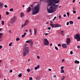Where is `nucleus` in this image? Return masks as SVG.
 I'll return each mask as SVG.
<instances>
[{
	"instance_id": "nucleus-1",
	"label": "nucleus",
	"mask_w": 80,
	"mask_h": 80,
	"mask_svg": "<svg viewBox=\"0 0 80 80\" xmlns=\"http://www.w3.org/2000/svg\"><path fill=\"white\" fill-rule=\"evenodd\" d=\"M48 1L49 3L48 4V7H50L48 9V13H51L55 11H56L57 9L58 8V5L56 4L58 3L60 0H47Z\"/></svg>"
},
{
	"instance_id": "nucleus-2",
	"label": "nucleus",
	"mask_w": 80,
	"mask_h": 80,
	"mask_svg": "<svg viewBox=\"0 0 80 80\" xmlns=\"http://www.w3.org/2000/svg\"><path fill=\"white\" fill-rule=\"evenodd\" d=\"M37 3V2H33V3L31 5V7H29L26 11L27 12H30L32 10V15H33L37 14V13L39 12V11H40L39 4H38V5L33 7V4Z\"/></svg>"
},
{
	"instance_id": "nucleus-3",
	"label": "nucleus",
	"mask_w": 80,
	"mask_h": 80,
	"mask_svg": "<svg viewBox=\"0 0 80 80\" xmlns=\"http://www.w3.org/2000/svg\"><path fill=\"white\" fill-rule=\"evenodd\" d=\"M29 53V50L28 47H25L23 50V54L24 57L26 56V55Z\"/></svg>"
},
{
	"instance_id": "nucleus-4",
	"label": "nucleus",
	"mask_w": 80,
	"mask_h": 80,
	"mask_svg": "<svg viewBox=\"0 0 80 80\" xmlns=\"http://www.w3.org/2000/svg\"><path fill=\"white\" fill-rule=\"evenodd\" d=\"M50 26L52 28H56L57 27H61V25L59 24H51Z\"/></svg>"
},
{
	"instance_id": "nucleus-5",
	"label": "nucleus",
	"mask_w": 80,
	"mask_h": 80,
	"mask_svg": "<svg viewBox=\"0 0 80 80\" xmlns=\"http://www.w3.org/2000/svg\"><path fill=\"white\" fill-rule=\"evenodd\" d=\"M74 38L76 39L78 41H80V35L79 34L75 35L74 36Z\"/></svg>"
},
{
	"instance_id": "nucleus-6",
	"label": "nucleus",
	"mask_w": 80,
	"mask_h": 80,
	"mask_svg": "<svg viewBox=\"0 0 80 80\" xmlns=\"http://www.w3.org/2000/svg\"><path fill=\"white\" fill-rule=\"evenodd\" d=\"M44 45H49V42L47 38H44Z\"/></svg>"
},
{
	"instance_id": "nucleus-7",
	"label": "nucleus",
	"mask_w": 80,
	"mask_h": 80,
	"mask_svg": "<svg viewBox=\"0 0 80 80\" xmlns=\"http://www.w3.org/2000/svg\"><path fill=\"white\" fill-rule=\"evenodd\" d=\"M71 40L70 38H68L66 40V44L67 45H68L70 44V43Z\"/></svg>"
},
{
	"instance_id": "nucleus-8",
	"label": "nucleus",
	"mask_w": 80,
	"mask_h": 80,
	"mask_svg": "<svg viewBox=\"0 0 80 80\" xmlns=\"http://www.w3.org/2000/svg\"><path fill=\"white\" fill-rule=\"evenodd\" d=\"M16 18L15 17H14L10 22L11 23H14L16 22Z\"/></svg>"
},
{
	"instance_id": "nucleus-9",
	"label": "nucleus",
	"mask_w": 80,
	"mask_h": 80,
	"mask_svg": "<svg viewBox=\"0 0 80 80\" xmlns=\"http://www.w3.org/2000/svg\"><path fill=\"white\" fill-rule=\"evenodd\" d=\"M26 43H30L31 47H32V46L33 45V42H32V41H26Z\"/></svg>"
},
{
	"instance_id": "nucleus-10",
	"label": "nucleus",
	"mask_w": 80,
	"mask_h": 80,
	"mask_svg": "<svg viewBox=\"0 0 80 80\" xmlns=\"http://www.w3.org/2000/svg\"><path fill=\"white\" fill-rule=\"evenodd\" d=\"M62 46L63 48H67V44H62Z\"/></svg>"
},
{
	"instance_id": "nucleus-11",
	"label": "nucleus",
	"mask_w": 80,
	"mask_h": 80,
	"mask_svg": "<svg viewBox=\"0 0 80 80\" xmlns=\"http://www.w3.org/2000/svg\"><path fill=\"white\" fill-rule=\"evenodd\" d=\"M34 33L35 35L37 34V29H36V28H35L34 29Z\"/></svg>"
},
{
	"instance_id": "nucleus-12",
	"label": "nucleus",
	"mask_w": 80,
	"mask_h": 80,
	"mask_svg": "<svg viewBox=\"0 0 80 80\" xmlns=\"http://www.w3.org/2000/svg\"><path fill=\"white\" fill-rule=\"evenodd\" d=\"M24 16V13L23 12H22L21 13V17H23Z\"/></svg>"
},
{
	"instance_id": "nucleus-13",
	"label": "nucleus",
	"mask_w": 80,
	"mask_h": 80,
	"mask_svg": "<svg viewBox=\"0 0 80 80\" xmlns=\"http://www.w3.org/2000/svg\"><path fill=\"white\" fill-rule=\"evenodd\" d=\"M3 7V4L2 3H0V8H2Z\"/></svg>"
},
{
	"instance_id": "nucleus-14",
	"label": "nucleus",
	"mask_w": 80,
	"mask_h": 80,
	"mask_svg": "<svg viewBox=\"0 0 80 80\" xmlns=\"http://www.w3.org/2000/svg\"><path fill=\"white\" fill-rule=\"evenodd\" d=\"M40 77L39 76H38L37 77V78H36V79L37 80H40Z\"/></svg>"
},
{
	"instance_id": "nucleus-15",
	"label": "nucleus",
	"mask_w": 80,
	"mask_h": 80,
	"mask_svg": "<svg viewBox=\"0 0 80 80\" xmlns=\"http://www.w3.org/2000/svg\"><path fill=\"white\" fill-rule=\"evenodd\" d=\"M61 80H64V79L65 78V77L62 76V77H61Z\"/></svg>"
},
{
	"instance_id": "nucleus-16",
	"label": "nucleus",
	"mask_w": 80,
	"mask_h": 80,
	"mask_svg": "<svg viewBox=\"0 0 80 80\" xmlns=\"http://www.w3.org/2000/svg\"><path fill=\"white\" fill-rule=\"evenodd\" d=\"M75 63H80V62H79V61L76 60L75 61Z\"/></svg>"
},
{
	"instance_id": "nucleus-17",
	"label": "nucleus",
	"mask_w": 80,
	"mask_h": 80,
	"mask_svg": "<svg viewBox=\"0 0 80 80\" xmlns=\"http://www.w3.org/2000/svg\"><path fill=\"white\" fill-rule=\"evenodd\" d=\"M3 36V33H0V38H1Z\"/></svg>"
},
{
	"instance_id": "nucleus-18",
	"label": "nucleus",
	"mask_w": 80,
	"mask_h": 80,
	"mask_svg": "<svg viewBox=\"0 0 80 80\" xmlns=\"http://www.w3.org/2000/svg\"><path fill=\"white\" fill-rule=\"evenodd\" d=\"M61 33L62 35H63V33H64V31H61Z\"/></svg>"
},
{
	"instance_id": "nucleus-19",
	"label": "nucleus",
	"mask_w": 80,
	"mask_h": 80,
	"mask_svg": "<svg viewBox=\"0 0 80 80\" xmlns=\"http://www.w3.org/2000/svg\"><path fill=\"white\" fill-rule=\"evenodd\" d=\"M22 76V74L21 73L19 74L18 75V77H19L20 78Z\"/></svg>"
},
{
	"instance_id": "nucleus-20",
	"label": "nucleus",
	"mask_w": 80,
	"mask_h": 80,
	"mask_svg": "<svg viewBox=\"0 0 80 80\" xmlns=\"http://www.w3.org/2000/svg\"><path fill=\"white\" fill-rule=\"evenodd\" d=\"M69 23L70 24H71V25H72V24L73 23V22L71 21L69 22Z\"/></svg>"
},
{
	"instance_id": "nucleus-21",
	"label": "nucleus",
	"mask_w": 80,
	"mask_h": 80,
	"mask_svg": "<svg viewBox=\"0 0 80 80\" xmlns=\"http://www.w3.org/2000/svg\"><path fill=\"white\" fill-rule=\"evenodd\" d=\"M61 73H65V72L64 71V70H63V69H62Z\"/></svg>"
},
{
	"instance_id": "nucleus-22",
	"label": "nucleus",
	"mask_w": 80,
	"mask_h": 80,
	"mask_svg": "<svg viewBox=\"0 0 80 80\" xmlns=\"http://www.w3.org/2000/svg\"><path fill=\"white\" fill-rule=\"evenodd\" d=\"M67 14L68 16V17H69V16H70V13H69V12H67Z\"/></svg>"
},
{
	"instance_id": "nucleus-23",
	"label": "nucleus",
	"mask_w": 80,
	"mask_h": 80,
	"mask_svg": "<svg viewBox=\"0 0 80 80\" xmlns=\"http://www.w3.org/2000/svg\"><path fill=\"white\" fill-rule=\"evenodd\" d=\"M2 25H4V21H2Z\"/></svg>"
},
{
	"instance_id": "nucleus-24",
	"label": "nucleus",
	"mask_w": 80,
	"mask_h": 80,
	"mask_svg": "<svg viewBox=\"0 0 80 80\" xmlns=\"http://www.w3.org/2000/svg\"><path fill=\"white\" fill-rule=\"evenodd\" d=\"M12 42H11L9 44V47H11L12 46Z\"/></svg>"
},
{
	"instance_id": "nucleus-25",
	"label": "nucleus",
	"mask_w": 80,
	"mask_h": 80,
	"mask_svg": "<svg viewBox=\"0 0 80 80\" xmlns=\"http://www.w3.org/2000/svg\"><path fill=\"white\" fill-rule=\"evenodd\" d=\"M55 49L56 50H58V48H57V47H55Z\"/></svg>"
},
{
	"instance_id": "nucleus-26",
	"label": "nucleus",
	"mask_w": 80,
	"mask_h": 80,
	"mask_svg": "<svg viewBox=\"0 0 80 80\" xmlns=\"http://www.w3.org/2000/svg\"><path fill=\"white\" fill-rule=\"evenodd\" d=\"M20 40V38H18L16 39V41H19Z\"/></svg>"
},
{
	"instance_id": "nucleus-27",
	"label": "nucleus",
	"mask_w": 80,
	"mask_h": 80,
	"mask_svg": "<svg viewBox=\"0 0 80 80\" xmlns=\"http://www.w3.org/2000/svg\"><path fill=\"white\" fill-rule=\"evenodd\" d=\"M64 68V66H62L61 67V70H63Z\"/></svg>"
},
{
	"instance_id": "nucleus-28",
	"label": "nucleus",
	"mask_w": 80,
	"mask_h": 80,
	"mask_svg": "<svg viewBox=\"0 0 80 80\" xmlns=\"http://www.w3.org/2000/svg\"><path fill=\"white\" fill-rule=\"evenodd\" d=\"M27 71L28 72H30V69H27Z\"/></svg>"
},
{
	"instance_id": "nucleus-29",
	"label": "nucleus",
	"mask_w": 80,
	"mask_h": 80,
	"mask_svg": "<svg viewBox=\"0 0 80 80\" xmlns=\"http://www.w3.org/2000/svg\"><path fill=\"white\" fill-rule=\"evenodd\" d=\"M13 10V8H11L10 10V11H11V12H12Z\"/></svg>"
},
{
	"instance_id": "nucleus-30",
	"label": "nucleus",
	"mask_w": 80,
	"mask_h": 80,
	"mask_svg": "<svg viewBox=\"0 0 80 80\" xmlns=\"http://www.w3.org/2000/svg\"><path fill=\"white\" fill-rule=\"evenodd\" d=\"M6 14L7 15H8L9 14V12H6Z\"/></svg>"
},
{
	"instance_id": "nucleus-31",
	"label": "nucleus",
	"mask_w": 80,
	"mask_h": 80,
	"mask_svg": "<svg viewBox=\"0 0 80 80\" xmlns=\"http://www.w3.org/2000/svg\"><path fill=\"white\" fill-rule=\"evenodd\" d=\"M25 24H22V28H23V27H25Z\"/></svg>"
},
{
	"instance_id": "nucleus-32",
	"label": "nucleus",
	"mask_w": 80,
	"mask_h": 80,
	"mask_svg": "<svg viewBox=\"0 0 80 80\" xmlns=\"http://www.w3.org/2000/svg\"><path fill=\"white\" fill-rule=\"evenodd\" d=\"M25 22L27 24L28 23V20H27Z\"/></svg>"
},
{
	"instance_id": "nucleus-33",
	"label": "nucleus",
	"mask_w": 80,
	"mask_h": 80,
	"mask_svg": "<svg viewBox=\"0 0 80 80\" xmlns=\"http://www.w3.org/2000/svg\"><path fill=\"white\" fill-rule=\"evenodd\" d=\"M73 12L75 14V13H76V11H73Z\"/></svg>"
},
{
	"instance_id": "nucleus-34",
	"label": "nucleus",
	"mask_w": 80,
	"mask_h": 80,
	"mask_svg": "<svg viewBox=\"0 0 80 80\" xmlns=\"http://www.w3.org/2000/svg\"><path fill=\"white\" fill-rule=\"evenodd\" d=\"M73 11H75V7H73Z\"/></svg>"
},
{
	"instance_id": "nucleus-35",
	"label": "nucleus",
	"mask_w": 80,
	"mask_h": 80,
	"mask_svg": "<svg viewBox=\"0 0 80 80\" xmlns=\"http://www.w3.org/2000/svg\"><path fill=\"white\" fill-rule=\"evenodd\" d=\"M37 67L38 68H40V65H38Z\"/></svg>"
},
{
	"instance_id": "nucleus-36",
	"label": "nucleus",
	"mask_w": 80,
	"mask_h": 80,
	"mask_svg": "<svg viewBox=\"0 0 80 80\" xmlns=\"http://www.w3.org/2000/svg\"><path fill=\"white\" fill-rule=\"evenodd\" d=\"M4 7H5V8H7L8 6L7 5H4Z\"/></svg>"
},
{
	"instance_id": "nucleus-37",
	"label": "nucleus",
	"mask_w": 80,
	"mask_h": 80,
	"mask_svg": "<svg viewBox=\"0 0 80 80\" xmlns=\"http://www.w3.org/2000/svg\"><path fill=\"white\" fill-rule=\"evenodd\" d=\"M72 54H73V52H72V51H71L70 52V54H71V55H72Z\"/></svg>"
},
{
	"instance_id": "nucleus-38",
	"label": "nucleus",
	"mask_w": 80,
	"mask_h": 80,
	"mask_svg": "<svg viewBox=\"0 0 80 80\" xmlns=\"http://www.w3.org/2000/svg\"><path fill=\"white\" fill-rule=\"evenodd\" d=\"M67 25H69V22H67Z\"/></svg>"
},
{
	"instance_id": "nucleus-39",
	"label": "nucleus",
	"mask_w": 80,
	"mask_h": 80,
	"mask_svg": "<svg viewBox=\"0 0 80 80\" xmlns=\"http://www.w3.org/2000/svg\"><path fill=\"white\" fill-rule=\"evenodd\" d=\"M62 18V17H61V15H59V18Z\"/></svg>"
},
{
	"instance_id": "nucleus-40",
	"label": "nucleus",
	"mask_w": 80,
	"mask_h": 80,
	"mask_svg": "<svg viewBox=\"0 0 80 80\" xmlns=\"http://www.w3.org/2000/svg\"><path fill=\"white\" fill-rule=\"evenodd\" d=\"M58 47H61V44H58Z\"/></svg>"
},
{
	"instance_id": "nucleus-41",
	"label": "nucleus",
	"mask_w": 80,
	"mask_h": 80,
	"mask_svg": "<svg viewBox=\"0 0 80 80\" xmlns=\"http://www.w3.org/2000/svg\"><path fill=\"white\" fill-rule=\"evenodd\" d=\"M37 68H38L37 67H35V70H37Z\"/></svg>"
},
{
	"instance_id": "nucleus-42",
	"label": "nucleus",
	"mask_w": 80,
	"mask_h": 80,
	"mask_svg": "<svg viewBox=\"0 0 80 80\" xmlns=\"http://www.w3.org/2000/svg\"><path fill=\"white\" fill-rule=\"evenodd\" d=\"M24 25L26 26V25H27V23H26V22H25L24 24Z\"/></svg>"
},
{
	"instance_id": "nucleus-43",
	"label": "nucleus",
	"mask_w": 80,
	"mask_h": 80,
	"mask_svg": "<svg viewBox=\"0 0 80 80\" xmlns=\"http://www.w3.org/2000/svg\"><path fill=\"white\" fill-rule=\"evenodd\" d=\"M10 73H12V70H10Z\"/></svg>"
},
{
	"instance_id": "nucleus-44",
	"label": "nucleus",
	"mask_w": 80,
	"mask_h": 80,
	"mask_svg": "<svg viewBox=\"0 0 80 80\" xmlns=\"http://www.w3.org/2000/svg\"><path fill=\"white\" fill-rule=\"evenodd\" d=\"M25 37V35H22V38H23Z\"/></svg>"
},
{
	"instance_id": "nucleus-45",
	"label": "nucleus",
	"mask_w": 80,
	"mask_h": 80,
	"mask_svg": "<svg viewBox=\"0 0 80 80\" xmlns=\"http://www.w3.org/2000/svg\"><path fill=\"white\" fill-rule=\"evenodd\" d=\"M29 32H30V33H32V29H30L29 30Z\"/></svg>"
},
{
	"instance_id": "nucleus-46",
	"label": "nucleus",
	"mask_w": 80,
	"mask_h": 80,
	"mask_svg": "<svg viewBox=\"0 0 80 80\" xmlns=\"http://www.w3.org/2000/svg\"><path fill=\"white\" fill-rule=\"evenodd\" d=\"M23 35L25 36V35H27V33L25 32L24 33Z\"/></svg>"
},
{
	"instance_id": "nucleus-47",
	"label": "nucleus",
	"mask_w": 80,
	"mask_h": 80,
	"mask_svg": "<svg viewBox=\"0 0 80 80\" xmlns=\"http://www.w3.org/2000/svg\"><path fill=\"white\" fill-rule=\"evenodd\" d=\"M48 30H50V29H51V28L50 27H48Z\"/></svg>"
},
{
	"instance_id": "nucleus-48",
	"label": "nucleus",
	"mask_w": 80,
	"mask_h": 80,
	"mask_svg": "<svg viewBox=\"0 0 80 80\" xmlns=\"http://www.w3.org/2000/svg\"><path fill=\"white\" fill-rule=\"evenodd\" d=\"M77 48H80V46H77Z\"/></svg>"
},
{
	"instance_id": "nucleus-49",
	"label": "nucleus",
	"mask_w": 80,
	"mask_h": 80,
	"mask_svg": "<svg viewBox=\"0 0 80 80\" xmlns=\"http://www.w3.org/2000/svg\"><path fill=\"white\" fill-rule=\"evenodd\" d=\"M29 79L30 80H32V78L30 77V78H29Z\"/></svg>"
},
{
	"instance_id": "nucleus-50",
	"label": "nucleus",
	"mask_w": 80,
	"mask_h": 80,
	"mask_svg": "<svg viewBox=\"0 0 80 80\" xmlns=\"http://www.w3.org/2000/svg\"><path fill=\"white\" fill-rule=\"evenodd\" d=\"M2 48V45L0 46V49H1Z\"/></svg>"
},
{
	"instance_id": "nucleus-51",
	"label": "nucleus",
	"mask_w": 80,
	"mask_h": 80,
	"mask_svg": "<svg viewBox=\"0 0 80 80\" xmlns=\"http://www.w3.org/2000/svg\"><path fill=\"white\" fill-rule=\"evenodd\" d=\"M75 2V0H73L72 1L73 3Z\"/></svg>"
},
{
	"instance_id": "nucleus-52",
	"label": "nucleus",
	"mask_w": 80,
	"mask_h": 80,
	"mask_svg": "<svg viewBox=\"0 0 80 80\" xmlns=\"http://www.w3.org/2000/svg\"><path fill=\"white\" fill-rule=\"evenodd\" d=\"M44 35H46V36H47V35H48V33H45Z\"/></svg>"
},
{
	"instance_id": "nucleus-53",
	"label": "nucleus",
	"mask_w": 80,
	"mask_h": 80,
	"mask_svg": "<svg viewBox=\"0 0 80 80\" xmlns=\"http://www.w3.org/2000/svg\"><path fill=\"white\" fill-rule=\"evenodd\" d=\"M37 58H38V59H39V58H40V57L38 56L37 57Z\"/></svg>"
},
{
	"instance_id": "nucleus-54",
	"label": "nucleus",
	"mask_w": 80,
	"mask_h": 80,
	"mask_svg": "<svg viewBox=\"0 0 80 80\" xmlns=\"http://www.w3.org/2000/svg\"><path fill=\"white\" fill-rule=\"evenodd\" d=\"M63 17H66V14H65L63 15Z\"/></svg>"
},
{
	"instance_id": "nucleus-55",
	"label": "nucleus",
	"mask_w": 80,
	"mask_h": 80,
	"mask_svg": "<svg viewBox=\"0 0 80 80\" xmlns=\"http://www.w3.org/2000/svg\"><path fill=\"white\" fill-rule=\"evenodd\" d=\"M50 46H52V43H51L50 44Z\"/></svg>"
},
{
	"instance_id": "nucleus-56",
	"label": "nucleus",
	"mask_w": 80,
	"mask_h": 80,
	"mask_svg": "<svg viewBox=\"0 0 80 80\" xmlns=\"http://www.w3.org/2000/svg\"><path fill=\"white\" fill-rule=\"evenodd\" d=\"M78 20H79V19H80V17H78Z\"/></svg>"
},
{
	"instance_id": "nucleus-57",
	"label": "nucleus",
	"mask_w": 80,
	"mask_h": 80,
	"mask_svg": "<svg viewBox=\"0 0 80 80\" xmlns=\"http://www.w3.org/2000/svg\"><path fill=\"white\" fill-rule=\"evenodd\" d=\"M65 61V60L63 59L62 60V62H64Z\"/></svg>"
},
{
	"instance_id": "nucleus-58",
	"label": "nucleus",
	"mask_w": 80,
	"mask_h": 80,
	"mask_svg": "<svg viewBox=\"0 0 80 80\" xmlns=\"http://www.w3.org/2000/svg\"><path fill=\"white\" fill-rule=\"evenodd\" d=\"M50 23H51V24H52V23H53V22H52V21H51L50 22Z\"/></svg>"
},
{
	"instance_id": "nucleus-59",
	"label": "nucleus",
	"mask_w": 80,
	"mask_h": 80,
	"mask_svg": "<svg viewBox=\"0 0 80 80\" xmlns=\"http://www.w3.org/2000/svg\"><path fill=\"white\" fill-rule=\"evenodd\" d=\"M9 33H12L11 32V31H10V30L9 31Z\"/></svg>"
},
{
	"instance_id": "nucleus-60",
	"label": "nucleus",
	"mask_w": 80,
	"mask_h": 80,
	"mask_svg": "<svg viewBox=\"0 0 80 80\" xmlns=\"http://www.w3.org/2000/svg\"><path fill=\"white\" fill-rule=\"evenodd\" d=\"M49 71H52V69H49Z\"/></svg>"
},
{
	"instance_id": "nucleus-61",
	"label": "nucleus",
	"mask_w": 80,
	"mask_h": 80,
	"mask_svg": "<svg viewBox=\"0 0 80 80\" xmlns=\"http://www.w3.org/2000/svg\"><path fill=\"white\" fill-rule=\"evenodd\" d=\"M53 77H54V78H55V77H56V76H55V75H54V76H53Z\"/></svg>"
},
{
	"instance_id": "nucleus-62",
	"label": "nucleus",
	"mask_w": 80,
	"mask_h": 80,
	"mask_svg": "<svg viewBox=\"0 0 80 80\" xmlns=\"http://www.w3.org/2000/svg\"><path fill=\"white\" fill-rule=\"evenodd\" d=\"M1 18H1V15H0V20H1Z\"/></svg>"
},
{
	"instance_id": "nucleus-63",
	"label": "nucleus",
	"mask_w": 80,
	"mask_h": 80,
	"mask_svg": "<svg viewBox=\"0 0 80 80\" xmlns=\"http://www.w3.org/2000/svg\"><path fill=\"white\" fill-rule=\"evenodd\" d=\"M25 46L26 47H27V44H25Z\"/></svg>"
},
{
	"instance_id": "nucleus-64",
	"label": "nucleus",
	"mask_w": 80,
	"mask_h": 80,
	"mask_svg": "<svg viewBox=\"0 0 80 80\" xmlns=\"http://www.w3.org/2000/svg\"><path fill=\"white\" fill-rule=\"evenodd\" d=\"M57 18V17H54V19H56V18Z\"/></svg>"
}]
</instances>
